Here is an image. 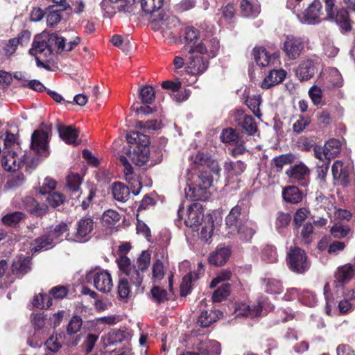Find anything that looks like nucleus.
Instances as JSON below:
<instances>
[{"label":"nucleus","instance_id":"nucleus-44","mask_svg":"<svg viewBox=\"0 0 355 355\" xmlns=\"http://www.w3.org/2000/svg\"><path fill=\"white\" fill-rule=\"evenodd\" d=\"M265 291L270 294H280L283 291V286L279 280L268 279L265 280Z\"/></svg>","mask_w":355,"mask_h":355},{"label":"nucleus","instance_id":"nucleus-5","mask_svg":"<svg viewBox=\"0 0 355 355\" xmlns=\"http://www.w3.org/2000/svg\"><path fill=\"white\" fill-rule=\"evenodd\" d=\"M37 164V159H31L23 151L3 150L1 165L3 168L8 171H15L20 168L24 164H26V167L33 168L35 167Z\"/></svg>","mask_w":355,"mask_h":355},{"label":"nucleus","instance_id":"nucleus-50","mask_svg":"<svg viewBox=\"0 0 355 355\" xmlns=\"http://www.w3.org/2000/svg\"><path fill=\"white\" fill-rule=\"evenodd\" d=\"M230 293V285L224 284L213 293L212 299L214 302H220L225 300Z\"/></svg>","mask_w":355,"mask_h":355},{"label":"nucleus","instance_id":"nucleus-15","mask_svg":"<svg viewBox=\"0 0 355 355\" xmlns=\"http://www.w3.org/2000/svg\"><path fill=\"white\" fill-rule=\"evenodd\" d=\"M133 0H103L101 8L107 17H111L116 12H131Z\"/></svg>","mask_w":355,"mask_h":355},{"label":"nucleus","instance_id":"nucleus-18","mask_svg":"<svg viewBox=\"0 0 355 355\" xmlns=\"http://www.w3.org/2000/svg\"><path fill=\"white\" fill-rule=\"evenodd\" d=\"M93 230V219L91 217L82 218L77 223L74 241L80 243L87 241Z\"/></svg>","mask_w":355,"mask_h":355},{"label":"nucleus","instance_id":"nucleus-62","mask_svg":"<svg viewBox=\"0 0 355 355\" xmlns=\"http://www.w3.org/2000/svg\"><path fill=\"white\" fill-rule=\"evenodd\" d=\"M64 200V197L62 194L53 192V193L49 195L46 198V202L49 205L55 208L62 204Z\"/></svg>","mask_w":355,"mask_h":355},{"label":"nucleus","instance_id":"nucleus-55","mask_svg":"<svg viewBox=\"0 0 355 355\" xmlns=\"http://www.w3.org/2000/svg\"><path fill=\"white\" fill-rule=\"evenodd\" d=\"M130 279L126 277L121 278L118 285V293L121 298H127L130 292V286L129 285Z\"/></svg>","mask_w":355,"mask_h":355},{"label":"nucleus","instance_id":"nucleus-12","mask_svg":"<svg viewBox=\"0 0 355 355\" xmlns=\"http://www.w3.org/2000/svg\"><path fill=\"white\" fill-rule=\"evenodd\" d=\"M305 40L302 37L287 35L284 42L283 51L289 60H296L303 51Z\"/></svg>","mask_w":355,"mask_h":355},{"label":"nucleus","instance_id":"nucleus-54","mask_svg":"<svg viewBox=\"0 0 355 355\" xmlns=\"http://www.w3.org/2000/svg\"><path fill=\"white\" fill-rule=\"evenodd\" d=\"M83 324L82 319L77 315L73 316L70 320L67 327V333L68 335H73L78 333Z\"/></svg>","mask_w":355,"mask_h":355},{"label":"nucleus","instance_id":"nucleus-32","mask_svg":"<svg viewBox=\"0 0 355 355\" xmlns=\"http://www.w3.org/2000/svg\"><path fill=\"white\" fill-rule=\"evenodd\" d=\"M284 200L291 204H297L302 200V193L295 186H290L283 190Z\"/></svg>","mask_w":355,"mask_h":355},{"label":"nucleus","instance_id":"nucleus-56","mask_svg":"<svg viewBox=\"0 0 355 355\" xmlns=\"http://www.w3.org/2000/svg\"><path fill=\"white\" fill-rule=\"evenodd\" d=\"M220 138L223 142L234 144L241 139L232 128L223 130Z\"/></svg>","mask_w":355,"mask_h":355},{"label":"nucleus","instance_id":"nucleus-60","mask_svg":"<svg viewBox=\"0 0 355 355\" xmlns=\"http://www.w3.org/2000/svg\"><path fill=\"white\" fill-rule=\"evenodd\" d=\"M232 272L230 270H223L219 272L217 276L211 281L210 288L216 287L220 282L230 279Z\"/></svg>","mask_w":355,"mask_h":355},{"label":"nucleus","instance_id":"nucleus-1","mask_svg":"<svg viewBox=\"0 0 355 355\" xmlns=\"http://www.w3.org/2000/svg\"><path fill=\"white\" fill-rule=\"evenodd\" d=\"M192 170L187 173L186 198L191 200H206L210 197L209 189L213 178L210 173L218 175L220 171L218 162L211 159L207 152L199 150L190 156Z\"/></svg>","mask_w":355,"mask_h":355},{"label":"nucleus","instance_id":"nucleus-59","mask_svg":"<svg viewBox=\"0 0 355 355\" xmlns=\"http://www.w3.org/2000/svg\"><path fill=\"white\" fill-rule=\"evenodd\" d=\"M311 123V119L309 116H301L293 123V130L296 133L302 132Z\"/></svg>","mask_w":355,"mask_h":355},{"label":"nucleus","instance_id":"nucleus-9","mask_svg":"<svg viewBox=\"0 0 355 355\" xmlns=\"http://www.w3.org/2000/svg\"><path fill=\"white\" fill-rule=\"evenodd\" d=\"M149 144L148 137L144 136L141 144L130 146L129 149L126 150V155L135 165L143 166L149 160Z\"/></svg>","mask_w":355,"mask_h":355},{"label":"nucleus","instance_id":"nucleus-17","mask_svg":"<svg viewBox=\"0 0 355 355\" xmlns=\"http://www.w3.org/2000/svg\"><path fill=\"white\" fill-rule=\"evenodd\" d=\"M286 174L291 182H298L302 186L307 185L306 177L309 174V169L304 163L292 166L286 171Z\"/></svg>","mask_w":355,"mask_h":355},{"label":"nucleus","instance_id":"nucleus-35","mask_svg":"<svg viewBox=\"0 0 355 355\" xmlns=\"http://www.w3.org/2000/svg\"><path fill=\"white\" fill-rule=\"evenodd\" d=\"M130 189L121 182H114L112 184V195L115 200L125 202L130 197Z\"/></svg>","mask_w":355,"mask_h":355},{"label":"nucleus","instance_id":"nucleus-37","mask_svg":"<svg viewBox=\"0 0 355 355\" xmlns=\"http://www.w3.org/2000/svg\"><path fill=\"white\" fill-rule=\"evenodd\" d=\"M198 279V275L196 272H190L182 278L180 284V293L182 296H186L191 292L192 286Z\"/></svg>","mask_w":355,"mask_h":355},{"label":"nucleus","instance_id":"nucleus-25","mask_svg":"<svg viewBox=\"0 0 355 355\" xmlns=\"http://www.w3.org/2000/svg\"><path fill=\"white\" fill-rule=\"evenodd\" d=\"M286 72L284 69L272 70L261 83L263 89H269L280 83L286 78Z\"/></svg>","mask_w":355,"mask_h":355},{"label":"nucleus","instance_id":"nucleus-38","mask_svg":"<svg viewBox=\"0 0 355 355\" xmlns=\"http://www.w3.org/2000/svg\"><path fill=\"white\" fill-rule=\"evenodd\" d=\"M120 220V215L116 211L109 209L101 216L102 225L105 227H112Z\"/></svg>","mask_w":355,"mask_h":355},{"label":"nucleus","instance_id":"nucleus-33","mask_svg":"<svg viewBox=\"0 0 355 355\" xmlns=\"http://www.w3.org/2000/svg\"><path fill=\"white\" fill-rule=\"evenodd\" d=\"M24 203L28 211L35 214L37 216H42L48 210V205L46 204L40 205L32 197L26 198Z\"/></svg>","mask_w":355,"mask_h":355},{"label":"nucleus","instance_id":"nucleus-7","mask_svg":"<svg viewBox=\"0 0 355 355\" xmlns=\"http://www.w3.org/2000/svg\"><path fill=\"white\" fill-rule=\"evenodd\" d=\"M287 266L293 272L304 274L311 266V261L305 251L300 248H291L287 254Z\"/></svg>","mask_w":355,"mask_h":355},{"label":"nucleus","instance_id":"nucleus-3","mask_svg":"<svg viewBox=\"0 0 355 355\" xmlns=\"http://www.w3.org/2000/svg\"><path fill=\"white\" fill-rule=\"evenodd\" d=\"M226 235L238 236L240 240L250 241L256 232L255 225L249 221L240 204L234 206L225 219Z\"/></svg>","mask_w":355,"mask_h":355},{"label":"nucleus","instance_id":"nucleus-26","mask_svg":"<svg viewBox=\"0 0 355 355\" xmlns=\"http://www.w3.org/2000/svg\"><path fill=\"white\" fill-rule=\"evenodd\" d=\"M196 349L202 355H220L221 353L220 344L214 340L200 342L196 345Z\"/></svg>","mask_w":355,"mask_h":355},{"label":"nucleus","instance_id":"nucleus-49","mask_svg":"<svg viewBox=\"0 0 355 355\" xmlns=\"http://www.w3.org/2000/svg\"><path fill=\"white\" fill-rule=\"evenodd\" d=\"M245 102L246 105L254 114V115L258 118H260L261 116L259 110V106L261 102V96L259 95H254L248 97Z\"/></svg>","mask_w":355,"mask_h":355},{"label":"nucleus","instance_id":"nucleus-11","mask_svg":"<svg viewBox=\"0 0 355 355\" xmlns=\"http://www.w3.org/2000/svg\"><path fill=\"white\" fill-rule=\"evenodd\" d=\"M50 132L51 127L47 125L35 130L31 136V149L39 155L46 156Z\"/></svg>","mask_w":355,"mask_h":355},{"label":"nucleus","instance_id":"nucleus-13","mask_svg":"<svg viewBox=\"0 0 355 355\" xmlns=\"http://www.w3.org/2000/svg\"><path fill=\"white\" fill-rule=\"evenodd\" d=\"M219 48V42L216 38L203 39L200 43L191 45L189 52L214 58L217 55Z\"/></svg>","mask_w":355,"mask_h":355},{"label":"nucleus","instance_id":"nucleus-53","mask_svg":"<svg viewBox=\"0 0 355 355\" xmlns=\"http://www.w3.org/2000/svg\"><path fill=\"white\" fill-rule=\"evenodd\" d=\"M82 180L78 174H69L67 179V185L68 189L73 193L78 191L80 185L81 184Z\"/></svg>","mask_w":355,"mask_h":355},{"label":"nucleus","instance_id":"nucleus-45","mask_svg":"<svg viewBox=\"0 0 355 355\" xmlns=\"http://www.w3.org/2000/svg\"><path fill=\"white\" fill-rule=\"evenodd\" d=\"M139 98L144 104H150L155 100L154 89L148 85H146L139 89Z\"/></svg>","mask_w":355,"mask_h":355},{"label":"nucleus","instance_id":"nucleus-21","mask_svg":"<svg viewBox=\"0 0 355 355\" xmlns=\"http://www.w3.org/2000/svg\"><path fill=\"white\" fill-rule=\"evenodd\" d=\"M237 125L241 127L248 135H254L257 130V123L254 119L244 114L242 110H237L234 115Z\"/></svg>","mask_w":355,"mask_h":355},{"label":"nucleus","instance_id":"nucleus-28","mask_svg":"<svg viewBox=\"0 0 355 355\" xmlns=\"http://www.w3.org/2000/svg\"><path fill=\"white\" fill-rule=\"evenodd\" d=\"M12 270L17 274L24 275L27 273L31 267V259L29 255L24 256L19 254L17 256L12 263Z\"/></svg>","mask_w":355,"mask_h":355},{"label":"nucleus","instance_id":"nucleus-47","mask_svg":"<svg viewBox=\"0 0 355 355\" xmlns=\"http://www.w3.org/2000/svg\"><path fill=\"white\" fill-rule=\"evenodd\" d=\"M349 232V227L340 223L334 224V225L330 230L331 234L336 239H342L346 237Z\"/></svg>","mask_w":355,"mask_h":355},{"label":"nucleus","instance_id":"nucleus-31","mask_svg":"<svg viewBox=\"0 0 355 355\" xmlns=\"http://www.w3.org/2000/svg\"><path fill=\"white\" fill-rule=\"evenodd\" d=\"M354 275L353 266L348 263L341 266L337 268L335 273L336 280L341 284H345L350 281Z\"/></svg>","mask_w":355,"mask_h":355},{"label":"nucleus","instance_id":"nucleus-40","mask_svg":"<svg viewBox=\"0 0 355 355\" xmlns=\"http://www.w3.org/2000/svg\"><path fill=\"white\" fill-rule=\"evenodd\" d=\"M0 138L3 139L2 144L4 146L3 150H18L19 152L22 151L17 140L16 136L14 134L7 132L4 138L1 137Z\"/></svg>","mask_w":355,"mask_h":355},{"label":"nucleus","instance_id":"nucleus-46","mask_svg":"<svg viewBox=\"0 0 355 355\" xmlns=\"http://www.w3.org/2000/svg\"><path fill=\"white\" fill-rule=\"evenodd\" d=\"M261 259L268 263H275L277 261V253L274 246L266 245L261 251Z\"/></svg>","mask_w":355,"mask_h":355},{"label":"nucleus","instance_id":"nucleus-48","mask_svg":"<svg viewBox=\"0 0 355 355\" xmlns=\"http://www.w3.org/2000/svg\"><path fill=\"white\" fill-rule=\"evenodd\" d=\"M33 305L38 309H48L52 305V300L49 295L39 294L33 300Z\"/></svg>","mask_w":355,"mask_h":355},{"label":"nucleus","instance_id":"nucleus-57","mask_svg":"<svg viewBox=\"0 0 355 355\" xmlns=\"http://www.w3.org/2000/svg\"><path fill=\"white\" fill-rule=\"evenodd\" d=\"M24 214L20 211H15L6 215L3 218V223L9 226L16 225L23 218Z\"/></svg>","mask_w":355,"mask_h":355},{"label":"nucleus","instance_id":"nucleus-63","mask_svg":"<svg viewBox=\"0 0 355 355\" xmlns=\"http://www.w3.org/2000/svg\"><path fill=\"white\" fill-rule=\"evenodd\" d=\"M295 159V157L293 154L282 155L279 157H276L273 161L275 166L278 168H282L284 165L293 162Z\"/></svg>","mask_w":355,"mask_h":355},{"label":"nucleus","instance_id":"nucleus-30","mask_svg":"<svg viewBox=\"0 0 355 355\" xmlns=\"http://www.w3.org/2000/svg\"><path fill=\"white\" fill-rule=\"evenodd\" d=\"M241 10L243 16L246 17H255L260 12V6L257 1L242 0L241 2Z\"/></svg>","mask_w":355,"mask_h":355},{"label":"nucleus","instance_id":"nucleus-8","mask_svg":"<svg viewBox=\"0 0 355 355\" xmlns=\"http://www.w3.org/2000/svg\"><path fill=\"white\" fill-rule=\"evenodd\" d=\"M272 309V306L268 302L266 297H261L257 302V306H250L245 303H238L234 307L236 317L245 316L254 318Z\"/></svg>","mask_w":355,"mask_h":355},{"label":"nucleus","instance_id":"nucleus-16","mask_svg":"<svg viewBox=\"0 0 355 355\" xmlns=\"http://www.w3.org/2000/svg\"><path fill=\"white\" fill-rule=\"evenodd\" d=\"M253 55L256 63L262 67L275 65L279 62V52L270 53L262 46L254 47L253 49Z\"/></svg>","mask_w":355,"mask_h":355},{"label":"nucleus","instance_id":"nucleus-42","mask_svg":"<svg viewBox=\"0 0 355 355\" xmlns=\"http://www.w3.org/2000/svg\"><path fill=\"white\" fill-rule=\"evenodd\" d=\"M164 0H141L142 11L146 14H152L161 8Z\"/></svg>","mask_w":355,"mask_h":355},{"label":"nucleus","instance_id":"nucleus-58","mask_svg":"<svg viewBox=\"0 0 355 355\" xmlns=\"http://www.w3.org/2000/svg\"><path fill=\"white\" fill-rule=\"evenodd\" d=\"M328 81L334 87H340L343 84V78L342 76L338 69L335 68L329 69V76H328Z\"/></svg>","mask_w":355,"mask_h":355},{"label":"nucleus","instance_id":"nucleus-4","mask_svg":"<svg viewBox=\"0 0 355 355\" xmlns=\"http://www.w3.org/2000/svg\"><path fill=\"white\" fill-rule=\"evenodd\" d=\"M302 0H288L287 8L293 11L302 24L314 25L327 19L323 12L322 3L313 0L304 12H301Z\"/></svg>","mask_w":355,"mask_h":355},{"label":"nucleus","instance_id":"nucleus-6","mask_svg":"<svg viewBox=\"0 0 355 355\" xmlns=\"http://www.w3.org/2000/svg\"><path fill=\"white\" fill-rule=\"evenodd\" d=\"M68 230L67 225L60 223L51 230L47 236L44 235L35 240L34 243H31L29 250L31 252L40 250H47L52 248L56 243L62 241V236Z\"/></svg>","mask_w":355,"mask_h":355},{"label":"nucleus","instance_id":"nucleus-10","mask_svg":"<svg viewBox=\"0 0 355 355\" xmlns=\"http://www.w3.org/2000/svg\"><path fill=\"white\" fill-rule=\"evenodd\" d=\"M87 282H93L95 288L102 292L108 293L112 288V280L110 273L99 269L89 271L86 275Z\"/></svg>","mask_w":355,"mask_h":355},{"label":"nucleus","instance_id":"nucleus-51","mask_svg":"<svg viewBox=\"0 0 355 355\" xmlns=\"http://www.w3.org/2000/svg\"><path fill=\"white\" fill-rule=\"evenodd\" d=\"M309 96L315 105H324L322 103V91L317 85L312 86L309 90Z\"/></svg>","mask_w":355,"mask_h":355},{"label":"nucleus","instance_id":"nucleus-61","mask_svg":"<svg viewBox=\"0 0 355 355\" xmlns=\"http://www.w3.org/2000/svg\"><path fill=\"white\" fill-rule=\"evenodd\" d=\"M330 162H331L325 161V162L323 163L317 162L316 164L317 178L322 182L325 181Z\"/></svg>","mask_w":355,"mask_h":355},{"label":"nucleus","instance_id":"nucleus-29","mask_svg":"<svg viewBox=\"0 0 355 355\" xmlns=\"http://www.w3.org/2000/svg\"><path fill=\"white\" fill-rule=\"evenodd\" d=\"M224 170L229 177L241 175L246 168V164L242 161L227 160L224 163Z\"/></svg>","mask_w":355,"mask_h":355},{"label":"nucleus","instance_id":"nucleus-27","mask_svg":"<svg viewBox=\"0 0 355 355\" xmlns=\"http://www.w3.org/2000/svg\"><path fill=\"white\" fill-rule=\"evenodd\" d=\"M58 132L60 138L65 143L73 146L79 144L78 140V130L73 126H60L58 128Z\"/></svg>","mask_w":355,"mask_h":355},{"label":"nucleus","instance_id":"nucleus-14","mask_svg":"<svg viewBox=\"0 0 355 355\" xmlns=\"http://www.w3.org/2000/svg\"><path fill=\"white\" fill-rule=\"evenodd\" d=\"M118 266L121 271L125 274L126 277L130 279L132 286H135L139 289L143 281V276L140 272L131 266L130 260L125 256H121L117 259Z\"/></svg>","mask_w":355,"mask_h":355},{"label":"nucleus","instance_id":"nucleus-20","mask_svg":"<svg viewBox=\"0 0 355 355\" xmlns=\"http://www.w3.org/2000/svg\"><path fill=\"white\" fill-rule=\"evenodd\" d=\"M203 209L200 204L193 203L187 209L184 216V223L187 227L198 225L203 218Z\"/></svg>","mask_w":355,"mask_h":355},{"label":"nucleus","instance_id":"nucleus-22","mask_svg":"<svg viewBox=\"0 0 355 355\" xmlns=\"http://www.w3.org/2000/svg\"><path fill=\"white\" fill-rule=\"evenodd\" d=\"M315 62L308 59L301 62L295 71V74L300 80H307L315 74Z\"/></svg>","mask_w":355,"mask_h":355},{"label":"nucleus","instance_id":"nucleus-24","mask_svg":"<svg viewBox=\"0 0 355 355\" xmlns=\"http://www.w3.org/2000/svg\"><path fill=\"white\" fill-rule=\"evenodd\" d=\"M230 255V250L227 247L218 246L215 251L210 254L209 262L210 264L220 266L225 264Z\"/></svg>","mask_w":355,"mask_h":355},{"label":"nucleus","instance_id":"nucleus-41","mask_svg":"<svg viewBox=\"0 0 355 355\" xmlns=\"http://www.w3.org/2000/svg\"><path fill=\"white\" fill-rule=\"evenodd\" d=\"M150 254L144 251L138 257L136 263L133 266V268L138 270L140 274L144 277V272L146 270L150 265Z\"/></svg>","mask_w":355,"mask_h":355},{"label":"nucleus","instance_id":"nucleus-34","mask_svg":"<svg viewBox=\"0 0 355 355\" xmlns=\"http://www.w3.org/2000/svg\"><path fill=\"white\" fill-rule=\"evenodd\" d=\"M222 316L223 313L220 311H204L200 315L198 322L201 327H207Z\"/></svg>","mask_w":355,"mask_h":355},{"label":"nucleus","instance_id":"nucleus-36","mask_svg":"<svg viewBox=\"0 0 355 355\" xmlns=\"http://www.w3.org/2000/svg\"><path fill=\"white\" fill-rule=\"evenodd\" d=\"M334 20L342 30L347 31L351 29V24L348 12L345 9H340L334 13V17L329 19Z\"/></svg>","mask_w":355,"mask_h":355},{"label":"nucleus","instance_id":"nucleus-2","mask_svg":"<svg viewBox=\"0 0 355 355\" xmlns=\"http://www.w3.org/2000/svg\"><path fill=\"white\" fill-rule=\"evenodd\" d=\"M80 40L76 35L69 38L67 35L60 36L56 33L44 32L35 37L30 53L34 56L43 54L48 58L53 53L71 51L80 43Z\"/></svg>","mask_w":355,"mask_h":355},{"label":"nucleus","instance_id":"nucleus-52","mask_svg":"<svg viewBox=\"0 0 355 355\" xmlns=\"http://www.w3.org/2000/svg\"><path fill=\"white\" fill-rule=\"evenodd\" d=\"M291 220V216L288 214L278 212L276 217L275 226L279 232L286 227Z\"/></svg>","mask_w":355,"mask_h":355},{"label":"nucleus","instance_id":"nucleus-23","mask_svg":"<svg viewBox=\"0 0 355 355\" xmlns=\"http://www.w3.org/2000/svg\"><path fill=\"white\" fill-rule=\"evenodd\" d=\"M348 163H345L342 161H336L331 167L332 175L334 180H337L342 184H345L347 182V178L349 175Z\"/></svg>","mask_w":355,"mask_h":355},{"label":"nucleus","instance_id":"nucleus-39","mask_svg":"<svg viewBox=\"0 0 355 355\" xmlns=\"http://www.w3.org/2000/svg\"><path fill=\"white\" fill-rule=\"evenodd\" d=\"M323 147L326 150V155L331 160L340 153L341 144L336 139H331L324 144Z\"/></svg>","mask_w":355,"mask_h":355},{"label":"nucleus","instance_id":"nucleus-43","mask_svg":"<svg viewBox=\"0 0 355 355\" xmlns=\"http://www.w3.org/2000/svg\"><path fill=\"white\" fill-rule=\"evenodd\" d=\"M214 232V221L211 216L207 217V221H205V225L202 227L200 232V239L205 241H208L211 239Z\"/></svg>","mask_w":355,"mask_h":355},{"label":"nucleus","instance_id":"nucleus-19","mask_svg":"<svg viewBox=\"0 0 355 355\" xmlns=\"http://www.w3.org/2000/svg\"><path fill=\"white\" fill-rule=\"evenodd\" d=\"M209 62L202 55L191 53L187 62V72L191 75H200L204 73L208 67Z\"/></svg>","mask_w":355,"mask_h":355},{"label":"nucleus","instance_id":"nucleus-64","mask_svg":"<svg viewBox=\"0 0 355 355\" xmlns=\"http://www.w3.org/2000/svg\"><path fill=\"white\" fill-rule=\"evenodd\" d=\"M300 301L308 306H313L317 303L315 295L306 291L302 292Z\"/></svg>","mask_w":355,"mask_h":355}]
</instances>
